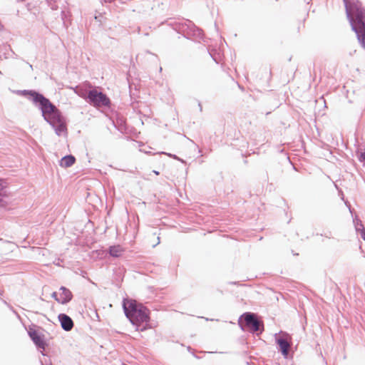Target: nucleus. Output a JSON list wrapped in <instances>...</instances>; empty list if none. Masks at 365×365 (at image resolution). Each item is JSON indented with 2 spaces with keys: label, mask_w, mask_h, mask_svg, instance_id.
Instances as JSON below:
<instances>
[{
  "label": "nucleus",
  "mask_w": 365,
  "mask_h": 365,
  "mask_svg": "<svg viewBox=\"0 0 365 365\" xmlns=\"http://www.w3.org/2000/svg\"><path fill=\"white\" fill-rule=\"evenodd\" d=\"M29 336L34 341V343L39 348L44 349L45 348V342L41 336L38 334L36 330H29L28 331Z\"/></svg>",
  "instance_id": "6e6552de"
},
{
  "label": "nucleus",
  "mask_w": 365,
  "mask_h": 365,
  "mask_svg": "<svg viewBox=\"0 0 365 365\" xmlns=\"http://www.w3.org/2000/svg\"><path fill=\"white\" fill-rule=\"evenodd\" d=\"M356 230L357 232H361V227L360 226V222H358L356 225Z\"/></svg>",
  "instance_id": "dca6fc26"
},
{
  "label": "nucleus",
  "mask_w": 365,
  "mask_h": 365,
  "mask_svg": "<svg viewBox=\"0 0 365 365\" xmlns=\"http://www.w3.org/2000/svg\"><path fill=\"white\" fill-rule=\"evenodd\" d=\"M360 226L361 227V231L360 232L361 237L364 240H365V229L361 222H360Z\"/></svg>",
  "instance_id": "4468645a"
},
{
  "label": "nucleus",
  "mask_w": 365,
  "mask_h": 365,
  "mask_svg": "<svg viewBox=\"0 0 365 365\" xmlns=\"http://www.w3.org/2000/svg\"><path fill=\"white\" fill-rule=\"evenodd\" d=\"M58 318L63 330L69 331L73 329V322L69 316L66 314H60Z\"/></svg>",
  "instance_id": "0eeeda50"
},
{
  "label": "nucleus",
  "mask_w": 365,
  "mask_h": 365,
  "mask_svg": "<svg viewBox=\"0 0 365 365\" xmlns=\"http://www.w3.org/2000/svg\"><path fill=\"white\" fill-rule=\"evenodd\" d=\"M23 96H29V99L38 107L42 113L43 119L55 130L57 135L60 136L66 133V125L60 110L49 99L35 91H19Z\"/></svg>",
  "instance_id": "f257e3e1"
},
{
  "label": "nucleus",
  "mask_w": 365,
  "mask_h": 365,
  "mask_svg": "<svg viewBox=\"0 0 365 365\" xmlns=\"http://www.w3.org/2000/svg\"><path fill=\"white\" fill-rule=\"evenodd\" d=\"M75 160V158L71 155L64 156L61 160V166L63 168L71 167L74 164Z\"/></svg>",
  "instance_id": "9b49d317"
},
{
  "label": "nucleus",
  "mask_w": 365,
  "mask_h": 365,
  "mask_svg": "<svg viewBox=\"0 0 365 365\" xmlns=\"http://www.w3.org/2000/svg\"><path fill=\"white\" fill-rule=\"evenodd\" d=\"M8 203V195L4 190L3 181L0 180V207H6Z\"/></svg>",
  "instance_id": "9d476101"
},
{
  "label": "nucleus",
  "mask_w": 365,
  "mask_h": 365,
  "mask_svg": "<svg viewBox=\"0 0 365 365\" xmlns=\"http://www.w3.org/2000/svg\"><path fill=\"white\" fill-rule=\"evenodd\" d=\"M158 243H159L160 242V237H158Z\"/></svg>",
  "instance_id": "6ab92c4d"
},
{
  "label": "nucleus",
  "mask_w": 365,
  "mask_h": 365,
  "mask_svg": "<svg viewBox=\"0 0 365 365\" xmlns=\"http://www.w3.org/2000/svg\"><path fill=\"white\" fill-rule=\"evenodd\" d=\"M42 365H43V364H42Z\"/></svg>",
  "instance_id": "aec40b11"
},
{
  "label": "nucleus",
  "mask_w": 365,
  "mask_h": 365,
  "mask_svg": "<svg viewBox=\"0 0 365 365\" xmlns=\"http://www.w3.org/2000/svg\"><path fill=\"white\" fill-rule=\"evenodd\" d=\"M359 160L360 162H365V148L364 150H358Z\"/></svg>",
  "instance_id": "ddd939ff"
},
{
  "label": "nucleus",
  "mask_w": 365,
  "mask_h": 365,
  "mask_svg": "<svg viewBox=\"0 0 365 365\" xmlns=\"http://www.w3.org/2000/svg\"><path fill=\"white\" fill-rule=\"evenodd\" d=\"M88 101L96 107L106 106L110 104V100L106 94L97 90H91L87 95Z\"/></svg>",
  "instance_id": "20e7f679"
},
{
  "label": "nucleus",
  "mask_w": 365,
  "mask_h": 365,
  "mask_svg": "<svg viewBox=\"0 0 365 365\" xmlns=\"http://www.w3.org/2000/svg\"><path fill=\"white\" fill-rule=\"evenodd\" d=\"M123 307L126 317L137 327V330L141 331L146 329L145 327L140 328V324L149 321L148 310L140 304H137L135 301L124 299Z\"/></svg>",
  "instance_id": "7ed1b4c3"
},
{
  "label": "nucleus",
  "mask_w": 365,
  "mask_h": 365,
  "mask_svg": "<svg viewBox=\"0 0 365 365\" xmlns=\"http://www.w3.org/2000/svg\"><path fill=\"white\" fill-rule=\"evenodd\" d=\"M123 252L124 250L120 245H113L109 247V254L114 257H120Z\"/></svg>",
  "instance_id": "f8f14e48"
},
{
  "label": "nucleus",
  "mask_w": 365,
  "mask_h": 365,
  "mask_svg": "<svg viewBox=\"0 0 365 365\" xmlns=\"http://www.w3.org/2000/svg\"><path fill=\"white\" fill-rule=\"evenodd\" d=\"M163 153L165 154V155H168L170 157L173 158L174 159H177V160H180V158L178 157H177L175 155H172L170 153Z\"/></svg>",
  "instance_id": "2eb2a0df"
},
{
  "label": "nucleus",
  "mask_w": 365,
  "mask_h": 365,
  "mask_svg": "<svg viewBox=\"0 0 365 365\" xmlns=\"http://www.w3.org/2000/svg\"><path fill=\"white\" fill-rule=\"evenodd\" d=\"M347 18L360 44L365 48V9L358 0H344Z\"/></svg>",
  "instance_id": "f03ea898"
},
{
  "label": "nucleus",
  "mask_w": 365,
  "mask_h": 365,
  "mask_svg": "<svg viewBox=\"0 0 365 365\" xmlns=\"http://www.w3.org/2000/svg\"><path fill=\"white\" fill-rule=\"evenodd\" d=\"M105 2H108V3H111L113 1H114L115 0H103Z\"/></svg>",
  "instance_id": "f3484780"
},
{
  "label": "nucleus",
  "mask_w": 365,
  "mask_h": 365,
  "mask_svg": "<svg viewBox=\"0 0 365 365\" xmlns=\"http://www.w3.org/2000/svg\"><path fill=\"white\" fill-rule=\"evenodd\" d=\"M242 318L244 319L245 326L250 327L252 331L257 332L260 330L259 322L254 314L250 312L245 313Z\"/></svg>",
  "instance_id": "39448f33"
},
{
  "label": "nucleus",
  "mask_w": 365,
  "mask_h": 365,
  "mask_svg": "<svg viewBox=\"0 0 365 365\" xmlns=\"http://www.w3.org/2000/svg\"><path fill=\"white\" fill-rule=\"evenodd\" d=\"M153 173L155 174V175H159V172L156 171V170H153Z\"/></svg>",
  "instance_id": "a211bd4d"
},
{
  "label": "nucleus",
  "mask_w": 365,
  "mask_h": 365,
  "mask_svg": "<svg viewBox=\"0 0 365 365\" xmlns=\"http://www.w3.org/2000/svg\"><path fill=\"white\" fill-rule=\"evenodd\" d=\"M60 293H59V297H56V293L54 292L53 294V296L55 297L56 300L62 304H65L66 303H68L69 301L71 300L72 299V294L71 292V291L68 289H66V287H61L60 288Z\"/></svg>",
  "instance_id": "423d86ee"
},
{
  "label": "nucleus",
  "mask_w": 365,
  "mask_h": 365,
  "mask_svg": "<svg viewBox=\"0 0 365 365\" xmlns=\"http://www.w3.org/2000/svg\"><path fill=\"white\" fill-rule=\"evenodd\" d=\"M277 344L279 346L282 354L284 357H287L290 348V343L287 341V339L281 337L277 339Z\"/></svg>",
  "instance_id": "1a4fd4ad"
}]
</instances>
